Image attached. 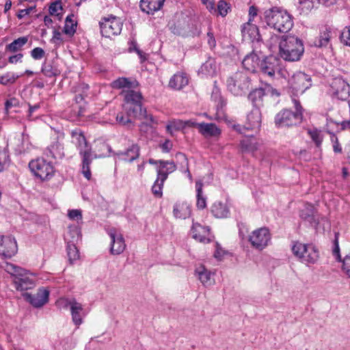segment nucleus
I'll return each instance as SVG.
<instances>
[{
  "label": "nucleus",
  "instance_id": "obj_1",
  "mask_svg": "<svg viewBox=\"0 0 350 350\" xmlns=\"http://www.w3.org/2000/svg\"><path fill=\"white\" fill-rule=\"evenodd\" d=\"M260 18L267 26L280 33H288L294 24L292 15L281 7L265 10Z\"/></svg>",
  "mask_w": 350,
  "mask_h": 350
},
{
  "label": "nucleus",
  "instance_id": "obj_2",
  "mask_svg": "<svg viewBox=\"0 0 350 350\" xmlns=\"http://www.w3.org/2000/svg\"><path fill=\"white\" fill-rule=\"evenodd\" d=\"M72 142L75 145L81 157V173L88 180H90L92 174L90 171V165L92 160L96 158V155H93L92 146L86 139L84 133L78 129L72 130L70 133Z\"/></svg>",
  "mask_w": 350,
  "mask_h": 350
},
{
  "label": "nucleus",
  "instance_id": "obj_3",
  "mask_svg": "<svg viewBox=\"0 0 350 350\" xmlns=\"http://www.w3.org/2000/svg\"><path fill=\"white\" fill-rule=\"evenodd\" d=\"M168 26L173 34L183 38L198 37L202 33L201 23L198 18L183 14Z\"/></svg>",
  "mask_w": 350,
  "mask_h": 350
},
{
  "label": "nucleus",
  "instance_id": "obj_4",
  "mask_svg": "<svg viewBox=\"0 0 350 350\" xmlns=\"http://www.w3.org/2000/svg\"><path fill=\"white\" fill-rule=\"evenodd\" d=\"M122 94L125 102L124 108L129 116H133L134 118L149 120L150 123L154 122L153 116L148 115L146 109L142 107L143 96L141 92L129 90L124 91Z\"/></svg>",
  "mask_w": 350,
  "mask_h": 350
},
{
  "label": "nucleus",
  "instance_id": "obj_5",
  "mask_svg": "<svg viewBox=\"0 0 350 350\" xmlns=\"http://www.w3.org/2000/svg\"><path fill=\"white\" fill-rule=\"evenodd\" d=\"M279 49L280 57L288 62L299 60L304 52L303 41L291 34L282 36Z\"/></svg>",
  "mask_w": 350,
  "mask_h": 350
},
{
  "label": "nucleus",
  "instance_id": "obj_6",
  "mask_svg": "<svg viewBox=\"0 0 350 350\" xmlns=\"http://www.w3.org/2000/svg\"><path fill=\"white\" fill-rule=\"evenodd\" d=\"M228 90L234 96H243L251 85V79L245 72L238 71L226 81Z\"/></svg>",
  "mask_w": 350,
  "mask_h": 350
},
{
  "label": "nucleus",
  "instance_id": "obj_7",
  "mask_svg": "<svg viewBox=\"0 0 350 350\" xmlns=\"http://www.w3.org/2000/svg\"><path fill=\"white\" fill-rule=\"evenodd\" d=\"M292 252L302 262L314 264L319 258V250L312 244L295 241L293 244Z\"/></svg>",
  "mask_w": 350,
  "mask_h": 350
},
{
  "label": "nucleus",
  "instance_id": "obj_8",
  "mask_svg": "<svg viewBox=\"0 0 350 350\" xmlns=\"http://www.w3.org/2000/svg\"><path fill=\"white\" fill-rule=\"evenodd\" d=\"M123 23L120 18L113 14L104 16L99 21L100 33L102 36L110 38L121 33Z\"/></svg>",
  "mask_w": 350,
  "mask_h": 350
},
{
  "label": "nucleus",
  "instance_id": "obj_9",
  "mask_svg": "<svg viewBox=\"0 0 350 350\" xmlns=\"http://www.w3.org/2000/svg\"><path fill=\"white\" fill-rule=\"evenodd\" d=\"M29 167L33 174L42 180L51 179L55 172L52 163L42 158L31 161L29 163Z\"/></svg>",
  "mask_w": 350,
  "mask_h": 350
},
{
  "label": "nucleus",
  "instance_id": "obj_10",
  "mask_svg": "<svg viewBox=\"0 0 350 350\" xmlns=\"http://www.w3.org/2000/svg\"><path fill=\"white\" fill-rule=\"evenodd\" d=\"M301 122V115L287 109L279 111L275 116L274 123L278 128L296 126Z\"/></svg>",
  "mask_w": 350,
  "mask_h": 350
},
{
  "label": "nucleus",
  "instance_id": "obj_11",
  "mask_svg": "<svg viewBox=\"0 0 350 350\" xmlns=\"http://www.w3.org/2000/svg\"><path fill=\"white\" fill-rule=\"evenodd\" d=\"M328 92L332 97L346 100L350 96V85L342 77H337L332 79Z\"/></svg>",
  "mask_w": 350,
  "mask_h": 350
},
{
  "label": "nucleus",
  "instance_id": "obj_12",
  "mask_svg": "<svg viewBox=\"0 0 350 350\" xmlns=\"http://www.w3.org/2000/svg\"><path fill=\"white\" fill-rule=\"evenodd\" d=\"M288 83L293 94H302L312 86V79L310 75L300 71L292 76Z\"/></svg>",
  "mask_w": 350,
  "mask_h": 350
},
{
  "label": "nucleus",
  "instance_id": "obj_13",
  "mask_svg": "<svg viewBox=\"0 0 350 350\" xmlns=\"http://www.w3.org/2000/svg\"><path fill=\"white\" fill-rule=\"evenodd\" d=\"M241 34L244 40L252 42V47H254L255 51L264 44L258 26L252 23L247 22L241 26Z\"/></svg>",
  "mask_w": 350,
  "mask_h": 350
},
{
  "label": "nucleus",
  "instance_id": "obj_14",
  "mask_svg": "<svg viewBox=\"0 0 350 350\" xmlns=\"http://www.w3.org/2000/svg\"><path fill=\"white\" fill-rule=\"evenodd\" d=\"M271 238L269 230L266 227H262L254 230L248 240L252 247L262 250L267 246Z\"/></svg>",
  "mask_w": 350,
  "mask_h": 350
},
{
  "label": "nucleus",
  "instance_id": "obj_15",
  "mask_svg": "<svg viewBox=\"0 0 350 350\" xmlns=\"http://www.w3.org/2000/svg\"><path fill=\"white\" fill-rule=\"evenodd\" d=\"M107 233L111 239L110 254L111 255H119L122 254L125 248L126 244L122 234L118 232L115 228H109Z\"/></svg>",
  "mask_w": 350,
  "mask_h": 350
},
{
  "label": "nucleus",
  "instance_id": "obj_16",
  "mask_svg": "<svg viewBox=\"0 0 350 350\" xmlns=\"http://www.w3.org/2000/svg\"><path fill=\"white\" fill-rule=\"evenodd\" d=\"M280 61L275 56H266L261 59L259 70L262 74L273 77L280 70Z\"/></svg>",
  "mask_w": 350,
  "mask_h": 350
},
{
  "label": "nucleus",
  "instance_id": "obj_17",
  "mask_svg": "<svg viewBox=\"0 0 350 350\" xmlns=\"http://www.w3.org/2000/svg\"><path fill=\"white\" fill-rule=\"evenodd\" d=\"M17 243L11 236L0 235V255L4 258H12L17 252Z\"/></svg>",
  "mask_w": 350,
  "mask_h": 350
},
{
  "label": "nucleus",
  "instance_id": "obj_18",
  "mask_svg": "<svg viewBox=\"0 0 350 350\" xmlns=\"http://www.w3.org/2000/svg\"><path fill=\"white\" fill-rule=\"evenodd\" d=\"M258 53H261V48L255 51L254 47H252V52L245 56L242 64L246 70L254 73L260 68L261 59Z\"/></svg>",
  "mask_w": 350,
  "mask_h": 350
},
{
  "label": "nucleus",
  "instance_id": "obj_19",
  "mask_svg": "<svg viewBox=\"0 0 350 350\" xmlns=\"http://www.w3.org/2000/svg\"><path fill=\"white\" fill-rule=\"evenodd\" d=\"M25 299L35 308H40L49 301V291L44 288H40L36 294L25 293Z\"/></svg>",
  "mask_w": 350,
  "mask_h": 350
},
{
  "label": "nucleus",
  "instance_id": "obj_20",
  "mask_svg": "<svg viewBox=\"0 0 350 350\" xmlns=\"http://www.w3.org/2000/svg\"><path fill=\"white\" fill-rule=\"evenodd\" d=\"M261 126V113L260 108H255L247 116V122L243 129L257 132Z\"/></svg>",
  "mask_w": 350,
  "mask_h": 350
},
{
  "label": "nucleus",
  "instance_id": "obj_21",
  "mask_svg": "<svg viewBox=\"0 0 350 350\" xmlns=\"http://www.w3.org/2000/svg\"><path fill=\"white\" fill-rule=\"evenodd\" d=\"M299 217L304 221L310 224V225L314 228H317L319 221V219L315 215V209L312 204L306 203L304 208L300 211Z\"/></svg>",
  "mask_w": 350,
  "mask_h": 350
},
{
  "label": "nucleus",
  "instance_id": "obj_22",
  "mask_svg": "<svg viewBox=\"0 0 350 350\" xmlns=\"http://www.w3.org/2000/svg\"><path fill=\"white\" fill-rule=\"evenodd\" d=\"M176 165L173 161L160 162V165L157 167V178L162 182H165L168 175L176 170Z\"/></svg>",
  "mask_w": 350,
  "mask_h": 350
},
{
  "label": "nucleus",
  "instance_id": "obj_23",
  "mask_svg": "<svg viewBox=\"0 0 350 350\" xmlns=\"http://www.w3.org/2000/svg\"><path fill=\"white\" fill-rule=\"evenodd\" d=\"M139 146L137 144H133L124 151L113 152V155L128 162H133L139 157Z\"/></svg>",
  "mask_w": 350,
  "mask_h": 350
},
{
  "label": "nucleus",
  "instance_id": "obj_24",
  "mask_svg": "<svg viewBox=\"0 0 350 350\" xmlns=\"http://www.w3.org/2000/svg\"><path fill=\"white\" fill-rule=\"evenodd\" d=\"M165 0H140L141 10L148 14H154L163 5Z\"/></svg>",
  "mask_w": 350,
  "mask_h": 350
},
{
  "label": "nucleus",
  "instance_id": "obj_25",
  "mask_svg": "<svg viewBox=\"0 0 350 350\" xmlns=\"http://www.w3.org/2000/svg\"><path fill=\"white\" fill-rule=\"evenodd\" d=\"M44 153L48 157L54 159H62L65 156L64 145L56 140L46 148Z\"/></svg>",
  "mask_w": 350,
  "mask_h": 350
},
{
  "label": "nucleus",
  "instance_id": "obj_26",
  "mask_svg": "<svg viewBox=\"0 0 350 350\" xmlns=\"http://www.w3.org/2000/svg\"><path fill=\"white\" fill-rule=\"evenodd\" d=\"M266 95L264 85L253 89L247 95L248 100L255 108H260L263 105V98Z\"/></svg>",
  "mask_w": 350,
  "mask_h": 350
},
{
  "label": "nucleus",
  "instance_id": "obj_27",
  "mask_svg": "<svg viewBox=\"0 0 350 350\" xmlns=\"http://www.w3.org/2000/svg\"><path fill=\"white\" fill-rule=\"evenodd\" d=\"M199 132L204 137H217L221 130L214 123L201 122L197 124Z\"/></svg>",
  "mask_w": 350,
  "mask_h": 350
},
{
  "label": "nucleus",
  "instance_id": "obj_28",
  "mask_svg": "<svg viewBox=\"0 0 350 350\" xmlns=\"http://www.w3.org/2000/svg\"><path fill=\"white\" fill-rule=\"evenodd\" d=\"M173 214L176 218L185 219L191 216V206L186 202H177L174 204Z\"/></svg>",
  "mask_w": 350,
  "mask_h": 350
},
{
  "label": "nucleus",
  "instance_id": "obj_29",
  "mask_svg": "<svg viewBox=\"0 0 350 350\" xmlns=\"http://www.w3.org/2000/svg\"><path fill=\"white\" fill-rule=\"evenodd\" d=\"M253 135V134H248L246 138L241 141L240 146L242 152L254 153L258 150V144Z\"/></svg>",
  "mask_w": 350,
  "mask_h": 350
},
{
  "label": "nucleus",
  "instance_id": "obj_30",
  "mask_svg": "<svg viewBox=\"0 0 350 350\" xmlns=\"http://www.w3.org/2000/svg\"><path fill=\"white\" fill-rule=\"evenodd\" d=\"M85 107L83 105H72L70 108L66 111V116L68 120L75 122L79 120L80 117L84 116Z\"/></svg>",
  "mask_w": 350,
  "mask_h": 350
},
{
  "label": "nucleus",
  "instance_id": "obj_31",
  "mask_svg": "<svg viewBox=\"0 0 350 350\" xmlns=\"http://www.w3.org/2000/svg\"><path fill=\"white\" fill-rule=\"evenodd\" d=\"M211 99L215 103L216 115H222L224 113V108L226 105V100L221 96L219 90L216 87L213 90Z\"/></svg>",
  "mask_w": 350,
  "mask_h": 350
},
{
  "label": "nucleus",
  "instance_id": "obj_32",
  "mask_svg": "<svg viewBox=\"0 0 350 350\" xmlns=\"http://www.w3.org/2000/svg\"><path fill=\"white\" fill-rule=\"evenodd\" d=\"M195 273L204 286H211L213 283L212 273L204 266H200L196 269Z\"/></svg>",
  "mask_w": 350,
  "mask_h": 350
},
{
  "label": "nucleus",
  "instance_id": "obj_33",
  "mask_svg": "<svg viewBox=\"0 0 350 350\" xmlns=\"http://www.w3.org/2000/svg\"><path fill=\"white\" fill-rule=\"evenodd\" d=\"M189 80L185 74H175L169 81V86L175 90H181L188 84Z\"/></svg>",
  "mask_w": 350,
  "mask_h": 350
},
{
  "label": "nucleus",
  "instance_id": "obj_34",
  "mask_svg": "<svg viewBox=\"0 0 350 350\" xmlns=\"http://www.w3.org/2000/svg\"><path fill=\"white\" fill-rule=\"evenodd\" d=\"M68 304L70 308L73 323L76 325H81L83 321L80 315V312L83 310L82 305L80 303H78L75 299L70 301Z\"/></svg>",
  "mask_w": 350,
  "mask_h": 350
},
{
  "label": "nucleus",
  "instance_id": "obj_35",
  "mask_svg": "<svg viewBox=\"0 0 350 350\" xmlns=\"http://www.w3.org/2000/svg\"><path fill=\"white\" fill-rule=\"evenodd\" d=\"M217 72V64L214 58L209 57L201 66L199 73L204 75L213 76Z\"/></svg>",
  "mask_w": 350,
  "mask_h": 350
},
{
  "label": "nucleus",
  "instance_id": "obj_36",
  "mask_svg": "<svg viewBox=\"0 0 350 350\" xmlns=\"http://www.w3.org/2000/svg\"><path fill=\"white\" fill-rule=\"evenodd\" d=\"M14 283L16 290L21 291L31 289L34 286L33 280L26 276L16 277Z\"/></svg>",
  "mask_w": 350,
  "mask_h": 350
},
{
  "label": "nucleus",
  "instance_id": "obj_37",
  "mask_svg": "<svg viewBox=\"0 0 350 350\" xmlns=\"http://www.w3.org/2000/svg\"><path fill=\"white\" fill-rule=\"evenodd\" d=\"M211 211L217 218L227 217L229 214L228 208L221 202H215L211 206Z\"/></svg>",
  "mask_w": 350,
  "mask_h": 350
},
{
  "label": "nucleus",
  "instance_id": "obj_38",
  "mask_svg": "<svg viewBox=\"0 0 350 350\" xmlns=\"http://www.w3.org/2000/svg\"><path fill=\"white\" fill-rule=\"evenodd\" d=\"M132 118H134L133 116H129L126 111L125 113L121 111L117 113L116 120L120 126L131 129L135 126L134 122L131 120Z\"/></svg>",
  "mask_w": 350,
  "mask_h": 350
},
{
  "label": "nucleus",
  "instance_id": "obj_39",
  "mask_svg": "<svg viewBox=\"0 0 350 350\" xmlns=\"http://www.w3.org/2000/svg\"><path fill=\"white\" fill-rule=\"evenodd\" d=\"M331 38V31L325 27L324 30L320 32L319 36L315 39L314 45L317 47L321 48L326 46Z\"/></svg>",
  "mask_w": 350,
  "mask_h": 350
},
{
  "label": "nucleus",
  "instance_id": "obj_40",
  "mask_svg": "<svg viewBox=\"0 0 350 350\" xmlns=\"http://www.w3.org/2000/svg\"><path fill=\"white\" fill-rule=\"evenodd\" d=\"M73 14H69L66 16L65 25L63 29V33L70 36H74L77 31V22L73 21Z\"/></svg>",
  "mask_w": 350,
  "mask_h": 350
},
{
  "label": "nucleus",
  "instance_id": "obj_41",
  "mask_svg": "<svg viewBox=\"0 0 350 350\" xmlns=\"http://www.w3.org/2000/svg\"><path fill=\"white\" fill-rule=\"evenodd\" d=\"M27 41L28 38L27 36H23L15 39L12 42L6 46V51L12 53L17 52L22 49Z\"/></svg>",
  "mask_w": 350,
  "mask_h": 350
},
{
  "label": "nucleus",
  "instance_id": "obj_42",
  "mask_svg": "<svg viewBox=\"0 0 350 350\" xmlns=\"http://www.w3.org/2000/svg\"><path fill=\"white\" fill-rule=\"evenodd\" d=\"M41 71L47 77H53L60 75V70L51 62H45L42 66Z\"/></svg>",
  "mask_w": 350,
  "mask_h": 350
},
{
  "label": "nucleus",
  "instance_id": "obj_43",
  "mask_svg": "<svg viewBox=\"0 0 350 350\" xmlns=\"http://www.w3.org/2000/svg\"><path fill=\"white\" fill-rule=\"evenodd\" d=\"M196 198H197V202H196V206L198 209H204L206 206V199L204 196L202 195V183L200 182H196Z\"/></svg>",
  "mask_w": 350,
  "mask_h": 350
},
{
  "label": "nucleus",
  "instance_id": "obj_44",
  "mask_svg": "<svg viewBox=\"0 0 350 350\" xmlns=\"http://www.w3.org/2000/svg\"><path fill=\"white\" fill-rule=\"evenodd\" d=\"M133 83L134 82L131 81L128 78L119 77L112 81L111 86L113 89L131 88L134 87Z\"/></svg>",
  "mask_w": 350,
  "mask_h": 350
},
{
  "label": "nucleus",
  "instance_id": "obj_45",
  "mask_svg": "<svg viewBox=\"0 0 350 350\" xmlns=\"http://www.w3.org/2000/svg\"><path fill=\"white\" fill-rule=\"evenodd\" d=\"M332 125H335L337 131H344L347 129L350 130V120L342 121L341 123H338L331 118H327L326 128H328L332 131Z\"/></svg>",
  "mask_w": 350,
  "mask_h": 350
},
{
  "label": "nucleus",
  "instance_id": "obj_46",
  "mask_svg": "<svg viewBox=\"0 0 350 350\" xmlns=\"http://www.w3.org/2000/svg\"><path fill=\"white\" fill-rule=\"evenodd\" d=\"M67 254L68 260L70 264H72L74 261L77 260L79 258V253L77 247L74 243H68L67 245Z\"/></svg>",
  "mask_w": 350,
  "mask_h": 350
},
{
  "label": "nucleus",
  "instance_id": "obj_47",
  "mask_svg": "<svg viewBox=\"0 0 350 350\" xmlns=\"http://www.w3.org/2000/svg\"><path fill=\"white\" fill-rule=\"evenodd\" d=\"M21 76L14 72H8L0 77V84L3 85L14 84Z\"/></svg>",
  "mask_w": 350,
  "mask_h": 350
},
{
  "label": "nucleus",
  "instance_id": "obj_48",
  "mask_svg": "<svg viewBox=\"0 0 350 350\" xmlns=\"http://www.w3.org/2000/svg\"><path fill=\"white\" fill-rule=\"evenodd\" d=\"M229 10H230V5L224 0H220L217 3V8H215V10H213V13L226 16Z\"/></svg>",
  "mask_w": 350,
  "mask_h": 350
},
{
  "label": "nucleus",
  "instance_id": "obj_49",
  "mask_svg": "<svg viewBox=\"0 0 350 350\" xmlns=\"http://www.w3.org/2000/svg\"><path fill=\"white\" fill-rule=\"evenodd\" d=\"M62 1L61 0H56L51 3L49 8V12L50 15L56 16L59 20H61L62 17V14L59 13H57V10H62Z\"/></svg>",
  "mask_w": 350,
  "mask_h": 350
},
{
  "label": "nucleus",
  "instance_id": "obj_50",
  "mask_svg": "<svg viewBox=\"0 0 350 350\" xmlns=\"http://www.w3.org/2000/svg\"><path fill=\"white\" fill-rule=\"evenodd\" d=\"M308 133L312 140L314 142L317 147L319 148L322 144L323 137L321 135V131L317 129H309Z\"/></svg>",
  "mask_w": 350,
  "mask_h": 350
},
{
  "label": "nucleus",
  "instance_id": "obj_51",
  "mask_svg": "<svg viewBox=\"0 0 350 350\" xmlns=\"http://www.w3.org/2000/svg\"><path fill=\"white\" fill-rule=\"evenodd\" d=\"M185 128V123L182 120H174L166 126L167 131L172 135V131H179Z\"/></svg>",
  "mask_w": 350,
  "mask_h": 350
},
{
  "label": "nucleus",
  "instance_id": "obj_52",
  "mask_svg": "<svg viewBox=\"0 0 350 350\" xmlns=\"http://www.w3.org/2000/svg\"><path fill=\"white\" fill-rule=\"evenodd\" d=\"M338 236L339 233L336 232L335 233V238L333 242V250H332V254L333 256L335 257L336 261L342 262V260L341 258V255L340 253V247H339V243H338Z\"/></svg>",
  "mask_w": 350,
  "mask_h": 350
},
{
  "label": "nucleus",
  "instance_id": "obj_53",
  "mask_svg": "<svg viewBox=\"0 0 350 350\" xmlns=\"http://www.w3.org/2000/svg\"><path fill=\"white\" fill-rule=\"evenodd\" d=\"M164 182L161 181L157 178L154 181L152 187V192L154 196L157 198H161L163 196V187Z\"/></svg>",
  "mask_w": 350,
  "mask_h": 350
},
{
  "label": "nucleus",
  "instance_id": "obj_54",
  "mask_svg": "<svg viewBox=\"0 0 350 350\" xmlns=\"http://www.w3.org/2000/svg\"><path fill=\"white\" fill-rule=\"evenodd\" d=\"M129 51L130 53L135 51L139 55L142 62L146 60L144 53L138 48L137 43L135 40H132L129 42Z\"/></svg>",
  "mask_w": 350,
  "mask_h": 350
},
{
  "label": "nucleus",
  "instance_id": "obj_55",
  "mask_svg": "<svg viewBox=\"0 0 350 350\" xmlns=\"http://www.w3.org/2000/svg\"><path fill=\"white\" fill-rule=\"evenodd\" d=\"M68 233L72 238V240L69 241L70 243H75V242H77L81 238V230L77 226H69Z\"/></svg>",
  "mask_w": 350,
  "mask_h": 350
},
{
  "label": "nucleus",
  "instance_id": "obj_56",
  "mask_svg": "<svg viewBox=\"0 0 350 350\" xmlns=\"http://www.w3.org/2000/svg\"><path fill=\"white\" fill-rule=\"evenodd\" d=\"M20 104L19 100L15 97H11L7 99L5 102V112L8 114L10 110L12 107H18Z\"/></svg>",
  "mask_w": 350,
  "mask_h": 350
},
{
  "label": "nucleus",
  "instance_id": "obj_57",
  "mask_svg": "<svg viewBox=\"0 0 350 350\" xmlns=\"http://www.w3.org/2000/svg\"><path fill=\"white\" fill-rule=\"evenodd\" d=\"M327 132L331 135V140L333 143V148H334V152H336V153L341 152L342 148L340 146V144L338 142V139L337 137L335 135L334 132L328 128H327Z\"/></svg>",
  "mask_w": 350,
  "mask_h": 350
},
{
  "label": "nucleus",
  "instance_id": "obj_58",
  "mask_svg": "<svg viewBox=\"0 0 350 350\" xmlns=\"http://www.w3.org/2000/svg\"><path fill=\"white\" fill-rule=\"evenodd\" d=\"M175 157L180 163V168L181 171L185 170L187 167H189L188 159L185 154L183 152H177Z\"/></svg>",
  "mask_w": 350,
  "mask_h": 350
},
{
  "label": "nucleus",
  "instance_id": "obj_59",
  "mask_svg": "<svg viewBox=\"0 0 350 350\" xmlns=\"http://www.w3.org/2000/svg\"><path fill=\"white\" fill-rule=\"evenodd\" d=\"M10 161V156L5 150H0V172L5 169V165Z\"/></svg>",
  "mask_w": 350,
  "mask_h": 350
},
{
  "label": "nucleus",
  "instance_id": "obj_60",
  "mask_svg": "<svg viewBox=\"0 0 350 350\" xmlns=\"http://www.w3.org/2000/svg\"><path fill=\"white\" fill-rule=\"evenodd\" d=\"M341 41L347 46H350V26L346 27L340 34Z\"/></svg>",
  "mask_w": 350,
  "mask_h": 350
},
{
  "label": "nucleus",
  "instance_id": "obj_61",
  "mask_svg": "<svg viewBox=\"0 0 350 350\" xmlns=\"http://www.w3.org/2000/svg\"><path fill=\"white\" fill-rule=\"evenodd\" d=\"M45 52L40 47H36L31 51V55L34 59H40L44 56Z\"/></svg>",
  "mask_w": 350,
  "mask_h": 350
},
{
  "label": "nucleus",
  "instance_id": "obj_62",
  "mask_svg": "<svg viewBox=\"0 0 350 350\" xmlns=\"http://www.w3.org/2000/svg\"><path fill=\"white\" fill-rule=\"evenodd\" d=\"M68 216L70 219L72 220L82 219L81 211L78 209H72L68 211Z\"/></svg>",
  "mask_w": 350,
  "mask_h": 350
},
{
  "label": "nucleus",
  "instance_id": "obj_63",
  "mask_svg": "<svg viewBox=\"0 0 350 350\" xmlns=\"http://www.w3.org/2000/svg\"><path fill=\"white\" fill-rule=\"evenodd\" d=\"M342 270L350 278V255H347L342 260Z\"/></svg>",
  "mask_w": 350,
  "mask_h": 350
},
{
  "label": "nucleus",
  "instance_id": "obj_64",
  "mask_svg": "<svg viewBox=\"0 0 350 350\" xmlns=\"http://www.w3.org/2000/svg\"><path fill=\"white\" fill-rule=\"evenodd\" d=\"M264 88H265L266 95L270 94L271 96H275L278 97L280 96V93L278 92V90H276L275 88H273L271 85H269L268 83H265L264 85Z\"/></svg>",
  "mask_w": 350,
  "mask_h": 350
}]
</instances>
